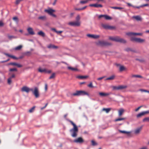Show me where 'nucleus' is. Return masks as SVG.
I'll use <instances>...</instances> for the list:
<instances>
[{"instance_id":"f257e3e1","label":"nucleus","mask_w":149,"mask_h":149,"mask_svg":"<svg viewBox=\"0 0 149 149\" xmlns=\"http://www.w3.org/2000/svg\"><path fill=\"white\" fill-rule=\"evenodd\" d=\"M69 121L73 126V127L70 130L71 136L74 138H76L77 136L78 129L77 126L72 121L69 120Z\"/></svg>"},{"instance_id":"f03ea898","label":"nucleus","mask_w":149,"mask_h":149,"mask_svg":"<svg viewBox=\"0 0 149 149\" xmlns=\"http://www.w3.org/2000/svg\"><path fill=\"white\" fill-rule=\"evenodd\" d=\"M86 95L88 96H89V94L87 92L83 91H77L72 94L74 96H79Z\"/></svg>"},{"instance_id":"7ed1b4c3","label":"nucleus","mask_w":149,"mask_h":149,"mask_svg":"<svg viewBox=\"0 0 149 149\" xmlns=\"http://www.w3.org/2000/svg\"><path fill=\"white\" fill-rule=\"evenodd\" d=\"M97 45L101 47L111 46L112 44L110 42L104 41H99L96 43Z\"/></svg>"},{"instance_id":"20e7f679","label":"nucleus","mask_w":149,"mask_h":149,"mask_svg":"<svg viewBox=\"0 0 149 149\" xmlns=\"http://www.w3.org/2000/svg\"><path fill=\"white\" fill-rule=\"evenodd\" d=\"M130 40L132 42H137L141 43L145 41V40L135 37H132Z\"/></svg>"},{"instance_id":"39448f33","label":"nucleus","mask_w":149,"mask_h":149,"mask_svg":"<svg viewBox=\"0 0 149 149\" xmlns=\"http://www.w3.org/2000/svg\"><path fill=\"white\" fill-rule=\"evenodd\" d=\"M33 94L34 95L36 98H38L39 97V89L38 87H34Z\"/></svg>"},{"instance_id":"423d86ee","label":"nucleus","mask_w":149,"mask_h":149,"mask_svg":"<svg viewBox=\"0 0 149 149\" xmlns=\"http://www.w3.org/2000/svg\"><path fill=\"white\" fill-rule=\"evenodd\" d=\"M102 26L105 29L113 30L115 29L114 26H111L108 24H102Z\"/></svg>"},{"instance_id":"0eeeda50","label":"nucleus","mask_w":149,"mask_h":149,"mask_svg":"<svg viewBox=\"0 0 149 149\" xmlns=\"http://www.w3.org/2000/svg\"><path fill=\"white\" fill-rule=\"evenodd\" d=\"M127 88L126 86L120 85L118 86H113V89L114 90H119L125 89Z\"/></svg>"},{"instance_id":"6e6552de","label":"nucleus","mask_w":149,"mask_h":149,"mask_svg":"<svg viewBox=\"0 0 149 149\" xmlns=\"http://www.w3.org/2000/svg\"><path fill=\"white\" fill-rule=\"evenodd\" d=\"M73 142L76 143L82 144L84 142V141L81 137H79L73 141Z\"/></svg>"},{"instance_id":"1a4fd4ad","label":"nucleus","mask_w":149,"mask_h":149,"mask_svg":"<svg viewBox=\"0 0 149 149\" xmlns=\"http://www.w3.org/2000/svg\"><path fill=\"white\" fill-rule=\"evenodd\" d=\"M68 24L73 26H79L80 25V23L78 21L70 22L68 23Z\"/></svg>"},{"instance_id":"9d476101","label":"nucleus","mask_w":149,"mask_h":149,"mask_svg":"<svg viewBox=\"0 0 149 149\" xmlns=\"http://www.w3.org/2000/svg\"><path fill=\"white\" fill-rule=\"evenodd\" d=\"M38 71L41 73H50L51 72V71L50 70H47L45 69H42L41 68H39L38 69Z\"/></svg>"},{"instance_id":"9b49d317","label":"nucleus","mask_w":149,"mask_h":149,"mask_svg":"<svg viewBox=\"0 0 149 149\" xmlns=\"http://www.w3.org/2000/svg\"><path fill=\"white\" fill-rule=\"evenodd\" d=\"M126 34L129 36H141L142 34L141 33H136L134 32H129L127 33Z\"/></svg>"},{"instance_id":"f8f14e48","label":"nucleus","mask_w":149,"mask_h":149,"mask_svg":"<svg viewBox=\"0 0 149 149\" xmlns=\"http://www.w3.org/2000/svg\"><path fill=\"white\" fill-rule=\"evenodd\" d=\"M89 6L90 7H93L96 8H102L103 7V6L102 4H98L97 3L90 4Z\"/></svg>"},{"instance_id":"ddd939ff","label":"nucleus","mask_w":149,"mask_h":149,"mask_svg":"<svg viewBox=\"0 0 149 149\" xmlns=\"http://www.w3.org/2000/svg\"><path fill=\"white\" fill-rule=\"evenodd\" d=\"M116 42H119L123 43H125L126 42V41L123 38H120L118 36Z\"/></svg>"},{"instance_id":"4468645a","label":"nucleus","mask_w":149,"mask_h":149,"mask_svg":"<svg viewBox=\"0 0 149 149\" xmlns=\"http://www.w3.org/2000/svg\"><path fill=\"white\" fill-rule=\"evenodd\" d=\"M27 31L29 34L33 35L35 34V33L33 31V29L30 27H28L27 29Z\"/></svg>"},{"instance_id":"2eb2a0df","label":"nucleus","mask_w":149,"mask_h":149,"mask_svg":"<svg viewBox=\"0 0 149 149\" xmlns=\"http://www.w3.org/2000/svg\"><path fill=\"white\" fill-rule=\"evenodd\" d=\"M148 113H149V111H143L138 114L136 115V117L137 118H139L141 116L144 115L145 114Z\"/></svg>"},{"instance_id":"dca6fc26","label":"nucleus","mask_w":149,"mask_h":149,"mask_svg":"<svg viewBox=\"0 0 149 149\" xmlns=\"http://www.w3.org/2000/svg\"><path fill=\"white\" fill-rule=\"evenodd\" d=\"M21 91L22 92H25L28 93L29 92V88L26 86H24L22 87Z\"/></svg>"},{"instance_id":"f3484780","label":"nucleus","mask_w":149,"mask_h":149,"mask_svg":"<svg viewBox=\"0 0 149 149\" xmlns=\"http://www.w3.org/2000/svg\"><path fill=\"white\" fill-rule=\"evenodd\" d=\"M87 36L90 38H97L99 37L100 36L97 35H95L93 34H88Z\"/></svg>"},{"instance_id":"a211bd4d","label":"nucleus","mask_w":149,"mask_h":149,"mask_svg":"<svg viewBox=\"0 0 149 149\" xmlns=\"http://www.w3.org/2000/svg\"><path fill=\"white\" fill-rule=\"evenodd\" d=\"M9 65H13L14 66H16L18 68H20L22 67V65L19 63H16L11 62L9 64Z\"/></svg>"},{"instance_id":"6ab92c4d","label":"nucleus","mask_w":149,"mask_h":149,"mask_svg":"<svg viewBox=\"0 0 149 149\" xmlns=\"http://www.w3.org/2000/svg\"><path fill=\"white\" fill-rule=\"evenodd\" d=\"M47 47L49 49H57L58 47L54 45L50 44L47 46Z\"/></svg>"},{"instance_id":"aec40b11","label":"nucleus","mask_w":149,"mask_h":149,"mask_svg":"<svg viewBox=\"0 0 149 149\" xmlns=\"http://www.w3.org/2000/svg\"><path fill=\"white\" fill-rule=\"evenodd\" d=\"M45 11L47 12L49 14L51 15L52 14L53 12L55 11V10L52 9H50L49 10L45 9Z\"/></svg>"},{"instance_id":"412c9836","label":"nucleus","mask_w":149,"mask_h":149,"mask_svg":"<svg viewBox=\"0 0 149 149\" xmlns=\"http://www.w3.org/2000/svg\"><path fill=\"white\" fill-rule=\"evenodd\" d=\"M142 128V127L137 128L134 130V133L136 134H138L140 132Z\"/></svg>"},{"instance_id":"4be33fe9","label":"nucleus","mask_w":149,"mask_h":149,"mask_svg":"<svg viewBox=\"0 0 149 149\" xmlns=\"http://www.w3.org/2000/svg\"><path fill=\"white\" fill-rule=\"evenodd\" d=\"M118 36L116 37H109V39L110 40L115 41L116 42H117V39Z\"/></svg>"},{"instance_id":"5701e85b","label":"nucleus","mask_w":149,"mask_h":149,"mask_svg":"<svg viewBox=\"0 0 149 149\" xmlns=\"http://www.w3.org/2000/svg\"><path fill=\"white\" fill-rule=\"evenodd\" d=\"M38 34L42 37H44L45 36V34L42 31H41L38 32Z\"/></svg>"},{"instance_id":"b1692460","label":"nucleus","mask_w":149,"mask_h":149,"mask_svg":"<svg viewBox=\"0 0 149 149\" xmlns=\"http://www.w3.org/2000/svg\"><path fill=\"white\" fill-rule=\"evenodd\" d=\"M118 131L121 133H124V134H129L131 133V132H127L124 130H119Z\"/></svg>"},{"instance_id":"393cba45","label":"nucleus","mask_w":149,"mask_h":149,"mask_svg":"<svg viewBox=\"0 0 149 149\" xmlns=\"http://www.w3.org/2000/svg\"><path fill=\"white\" fill-rule=\"evenodd\" d=\"M4 54L6 55V56H7L8 57H11L13 59H18L15 56H14L11 55H10L9 54H8L6 53H4Z\"/></svg>"},{"instance_id":"a878e982","label":"nucleus","mask_w":149,"mask_h":149,"mask_svg":"<svg viewBox=\"0 0 149 149\" xmlns=\"http://www.w3.org/2000/svg\"><path fill=\"white\" fill-rule=\"evenodd\" d=\"M124 111V110L123 109H121L118 111V115L119 116H121Z\"/></svg>"},{"instance_id":"bb28decb","label":"nucleus","mask_w":149,"mask_h":149,"mask_svg":"<svg viewBox=\"0 0 149 149\" xmlns=\"http://www.w3.org/2000/svg\"><path fill=\"white\" fill-rule=\"evenodd\" d=\"M111 110V108H104L102 109V110L103 111H105L107 113H108Z\"/></svg>"},{"instance_id":"cd10ccee","label":"nucleus","mask_w":149,"mask_h":149,"mask_svg":"<svg viewBox=\"0 0 149 149\" xmlns=\"http://www.w3.org/2000/svg\"><path fill=\"white\" fill-rule=\"evenodd\" d=\"M133 17L136 19L137 21H141V18L140 16H133Z\"/></svg>"},{"instance_id":"c85d7f7f","label":"nucleus","mask_w":149,"mask_h":149,"mask_svg":"<svg viewBox=\"0 0 149 149\" xmlns=\"http://www.w3.org/2000/svg\"><path fill=\"white\" fill-rule=\"evenodd\" d=\"M104 18L107 20H110L112 19L111 17L106 15H104Z\"/></svg>"},{"instance_id":"c756f323","label":"nucleus","mask_w":149,"mask_h":149,"mask_svg":"<svg viewBox=\"0 0 149 149\" xmlns=\"http://www.w3.org/2000/svg\"><path fill=\"white\" fill-rule=\"evenodd\" d=\"M126 68L123 65H120L119 68V70L120 72H122L125 70Z\"/></svg>"},{"instance_id":"7c9ffc66","label":"nucleus","mask_w":149,"mask_h":149,"mask_svg":"<svg viewBox=\"0 0 149 149\" xmlns=\"http://www.w3.org/2000/svg\"><path fill=\"white\" fill-rule=\"evenodd\" d=\"M68 68L69 70H70L72 71H76L78 70V69L77 68H73L70 66L68 67Z\"/></svg>"},{"instance_id":"2f4dec72","label":"nucleus","mask_w":149,"mask_h":149,"mask_svg":"<svg viewBox=\"0 0 149 149\" xmlns=\"http://www.w3.org/2000/svg\"><path fill=\"white\" fill-rule=\"evenodd\" d=\"M99 94L100 96H107V93H104L102 92H100L99 93Z\"/></svg>"},{"instance_id":"473e14b6","label":"nucleus","mask_w":149,"mask_h":149,"mask_svg":"<svg viewBox=\"0 0 149 149\" xmlns=\"http://www.w3.org/2000/svg\"><path fill=\"white\" fill-rule=\"evenodd\" d=\"M125 51H126L127 52H128L130 51H131L132 52H135V50H132L131 48H127L125 49Z\"/></svg>"},{"instance_id":"72a5a7b5","label":"nucleus","mask_w":149,"mask_h":149,"mask_svg":"<svg viewBox=\"0 0 149 149\" xmlns=\"http://www.w3.org/2000/svg\"><path fill=\"white\" fill-rule=\"evenodd\" d=\"M52 30L54 31L57 34H59L62 33L63 32L62 31H57L54 28H52Z\"/></svg>"},{"instance_id":"f704fd0d","label":"nucleus","mask_w":149,"mask_h":149,"mask_svg":"<svg viewBox=\"0 0 149 149\" xmlns=\"http://www.w3.org/2000/svg\"><path fill=\"white\" fill-rule=\"evenodd\" d=\"M88 77L87 76H79L77 77V78L81 79H83L84 78H86Z\"/></svg>"},{"instance_id":"c9c22d12","label":"nucleus","mask_w":149,"mask_h":149,"mask_svg":"<svg viewBox=\"0 0 149 149\" xmlns=\"http://www.w3.org/2000/svg\"><path fill=\"white\" fill-rule=\"evenodd\" d=\"M132 77H137L139 78H142L143 77L140 75H132Z\"/></svg>"},{"instance_id":"e433bc0d","label":"nucleus","mask_w":149,"mask_h":149,"mask_svg":"<svg viewBox=\"0 0 149 149\" xmlns=\"http://www.w3.org/2000/svg\"><path fill=\"white\" fill-rule=\"evenodd\" d=\"M114 77L115 76L114 75H112L110 77L107 78L105 80H113L114 79Z\"/></svg>"},{"instance_id":"4c0bfd02","label":"nucleus","mask_w":149,"mask_h":149,"mask_svg":"<svg viewBox=\"0 0 149 149\" xmlns=\"http://www.w3.org/2000/svg\"><path fill=\"white\" fill-rule=\"evenodd\" d=\"M22 46L21 45L18 46L15 48V49L16 50H19L22 48Z\"/></svg>"},{"instance_id":"58836bf2","label":"nucleus","mask_w":149,"mask_h":149,"mask_svg":"<svg viewBox=\"0 0 149 149\" xmlns=\"http://www.w3.org/2000/svg\"><path fill=\"white\" fill-rule=\"evenodd\" d=\"M24 54L25 56H28L31 54V52L29 51L26 52L24 53Z\"/></svg>"},{"instance_id":"ea45409f","label":"nucleus","mask_w":149,"mask_h":149,"mask_svg":"<svg viewBox=\"0 0 149 149\" xmlns=\"http://www.w3.org/2000/svg\"><path fill=\"white\" fill-rule=\"evenodd\" d=\"M35 107H33L32 108H31V109H30L29 111V113H31L33 112L35 109Z\"/></svg>"},{"instance_id":"a19ab883","label":"nucleus","mask_w":149,"mask_h":149,"mask_svg":"<svg viewBox=\"0 0 149 149\" xmlns=\"http://www.w3.org/2000/svg\"><path fill=\"white\" fill-rule=\"evenodd\" d=\"M46 18V17L45 16H41L38 17V19H40L44 20Z\"/></svg>"},{"instance_id":"79ce46f5","label":"nucleus","mask_w":149,"mask_h":149,"mask_svg":"<svg viewBox=\"0 0 149 149\" xmlns=\"http://www.w3.org/2000/svg\"><path fill=\"white\" fill-rule=\"evenodd\" d=\"M92 145L93 146H95L97 145V143L93 140L91 141Z\"/></svg>"},{"instance_id":"37998d69","label":"nucleus","mask_w":149,"mask_h":149,"mask_svg":"<svg viewBox=\"0 0 149 149\" xmlns=\"http://www.w3.org/2000/svg\"><path fill=\"white\" fill-rule=\"evenodd\" d=\"M125 119V118H117L115 120V121H119L122 120H123Z\"/></svg>"},{"instance_id":"c03bdc74","label":"nucleus","mask_w":149,"mask_h":149,"mask_svg":"<svg viewBox=\"0 0 149 149\" xmlns=\"http://www.w3.org/2000/svg\"><path fill=\"white\" fill-rule=\"evenodd\" d=\"M112 8L114 9H118V10H121V9H123V8L122 7H113Z\"/></svg>"},{"instance_id":"a18cd8bd","label":"nucleus","mask_w":149,"mask_h":149,"mask_svg":"<svg viewBox=\"0 0 149 149\" xmlns=\"http://www.w3.org/2000/svg\"><path fill=\"white\" fill-rule=\"evenodd\" d=\"M8 38L10 39H11L12 38H16V37L13 36H8Z\"/></svg>"},{"instance_id":"49530a36","label":"nucleus","mask_w":149,"mask_h":149,"mask_svg":"<svg viewBox=\"0 0 149 149\" xmlns=\"http://www.w3.org/2000/svg\"><path fill=\"white\" fill-rule=\"evenodd\" d=\"M76 19L77 21H76L79 22V20L80 19V17L79 15H78L77 16V17H76Z\"/></svg>"},{"instance_id":"de8ad7c7","label":"nucleus","mask_w":149,"mask_h":149,"mask_svg":"<svg viewBox=\"0 0 149 149\" xmlns=\"http://www.w3.org/2000/svg\"><path fill=\"white\" fill-rule=\"evenodd\" d=\"M55 74L54 73H53L49 77V79H52L54 78L55 77Z\"/></svg>"},{"instance_id":"09e8293b","label":"nucleus","mask_w":149,"mask_h":149,"mask_svg":"<svg viewBox=\"0 0 149 149\" xmlns=\"http://www.w3.org/2000/svg\"><path fill=\"white\" fill-rule=\"evenodd\" d=\"M11 83V79L9 78L8 79V83L9 84H10Z\"/></svg>"},{"instance_id":"8fccbe9b","label":"nucleus","mask_w":149,"mask_h":149,"mask_svg":"<svg viewBox=\"0 0 149 149\" xmlns=\"http://www.w3.org/2000/svg\"><path fill=\"white\" fill-rule=\"evenodd\" d=\"M139 91H141L142 92H145L147 93V90H145V89H140L139 90Z\"/></svg>"},{"instance_id":"3c124183","label":"nucleus","mask_w":149,"mask_h":149,"mask_svg":"<svg viewBox=\"0 0 149 149\" xmlns=\"http://www.w3.org/2000/svg\"><path fill=\"white\" fill-rule=\"evenodd\" d=\"M13 19L16 21L17 22H18V18H17V17H14L13 18Z\"/></svg>"},{"instance_id":"603ef678","label":"nucleus","mask_w":149,"mask_h":149,"mask_svg":"<svg viewBox=\"0 0 149 149\" xmlns=\"http://www.w3.org/2000/svg\"><path fill=\"white\" fill-rule=\"evenodd\" d=\"M146 121H149V117H147L144 118L143 119V121L145 122Z\"/></svg>"},{"instance_id":"864d4df0","label":"nucleus","mask_w":149,"mask_h":149,"mask_svg":"<svg viewBox=\"0 0 149 149\" xmlns=\"http://www.w3.org/2000/svg\"><path fill=\"white\" fill-rule=\"evenodd\" d=\"M88 86L91 88H93V87L92 82H90L89 84L88 85Z\"/></svg>"},{"instance_id":"5fc2aeb1","label":"nucleus","mask_w":149,"mask_h":149,"mask_svg":"<svg viewBox=\"0 0 149 149\" xmlns=\"http://www.w3.org/2000/svg\"><path fill=\"white\" fill-rule=\"evenodd\" d=\"M17 69L16 68H10L9 70L10 71H17Z\"/></svg>"},{"instance_id":"6e6d98bb","label":"nucleus","mask_w":149,"mask_h":149,"mask_svg":"<svg viewBox=\"0 0 149 149\" xmlns=\"http://www.w3.org/2000/svg\"><path fill=\"white\" fill-rule=\"evenodd\" d=\"M20 2V0H16L15 4L16 5H18Z\"/></svg>"},{"instance_id":"4d7b16f0","label":"nucleus","mask_w":149,"mask_h":149,"mask_svg":"<svg viewBox=\"0 0 149 149\" xmlns=\"http://www.w3.org/2000/svg\"><path fill=\"white\" fill-rule=\"evenodd\" d=\"M126 3L129 6H132L133 7H135V6L132 5L131 4L128 3Z\"/></svg>"},{"instance_id":"13d9d810","label":"nucleus","mask_w":149,"mask_h":149,"mask_svg":"<svg viewBox=\"0 0 149 149\" xmlns=\"http://www.w3.org/2000/svg\"><path fill=\"white\" fill-rule=\"evenodd\" d=\"M104 17V15H99L98 16V18L99 19H100V18H101L102 17Z\"/></svg>"},{"instance_id":"bf43d9fd","label":"nucleus","mask_w":149,"mask_h":149,"mask_svg":"<svg viewBox=\"0 0 149 149\" xmlns=\"http://www.w3.org/2000/svg\"><path fill=\"white\" fill-rule=\"evenodd\" d=\"M4 25V24L2 21H0V26H2Z\"/></svg>"},{"instance_id":"052dcab7","label":"nucleus","mask_w":149,"mask_h":149,"mask_svg":"<svg viewBox=\"0 0 149 149\" xmlns=\"http://www.w3.org/2000/svg\"><path fill=\"white\" fill-rule=\"evenodd\" d=\"M47 104H48V103H46L45 104V106H44V107H41V109L42 110H43V109H44L47 106Z\"/></svg>"},{"instance_id":"680f3d73","label":"nucleus","mask_w":149,"mask_h":149,"mask_svg":"<svg viewBox=\"0 0 149 149\" xmlns=\"http://www.w3.org/2000/svg\"><path fill=\"white\" fill-rule=\"evenodd\" d=\"M149 5L148 4H143L142 5H141V6H142V7H143L144 6H148Z\"/></svg>"},{"instance_id":"e2e57ef3","label":"nucleus","mask_w":149,"mask_h":149,"mask_svg":"<svg viewBox=\"0 0 149 149\" xmlns=\"http://www.w3.org/2000/svg\"><path fill=\"white\" fill-rule=\"evenodd\" d=\"M142 107V106H140L139 107H138L137 109H135V111H138L141 108V107Z\"/></svg>"},{"instance_id":"0e129e2a","label":"nucleus","mask_w":149,"mask_h":149,"mask_svg":"<svg viewBox=\"0 0 149 149\" xmlns=\"http://www.w3.org/2000/svg\"><path fill=\"white\" fill-rule=\"evenodd\" d=\"M45 90L46 91L47 90V84H45Z\"/></svg>"},{"instance_id":"69168bd1","label":"nucleus","mask_w":149,"mask_h":149,"mask_svg":"<svg viewBox=\"0 0 149 149\" xmlns=\"http://www.w3.org/2000/svg\"><path fill=\"white\" fill-rule=\"evenodd\" d=\"M104 77H100V78H97V79L98 80H100L101 79H103Z\"/></svg>"},{"instance_id":"338daca9","label":"nucleus","mask_w":149,"mask_h":149,"mask_svg":"<svg viewBox=\"0 0 149 149\" xmlns=\"http://www.w3.org/2000/svg\"><path fill=\"white\" fill-rule=\"evenodd\" d=\"M32 91V93H33V91H34V90L33 89V88H29V91Z\"/></svg>"},{"instance_id":"774afa93","label":"nucleus","mask_w":149,"mask_h":149,"mask_svg":"<svg viewBox=\"0 0 149 149\" xmlns=\"http://www.w3.org/2000/svg\"><path fill=\"white\" fill-rule=\"evenodd\" d=\"M75 10H76L80 11V10H81V8H75Z\"/></svg>"}]
</instances>
